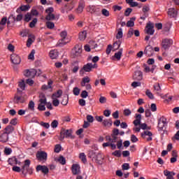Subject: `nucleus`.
<instances>
[{"mask_svg":"<svg viewBox=\"0 0 179 179\" xmlns=\"http://www.w3.org/2000/svg\"><path fill=\"white\" fill-rule=\"evenodd\" d=\"M36 156L38 162H41L42 163L47 162L48 155L45 151H38Z\"/></svg>","mask_w":179,"mask_h":179,"instance_id":"423d86ee","label":"nucleus"},{"mask_svg":"<svg viewBox=\"0 0 179 179\" xmlns=\"http://www.w3.org/2000/svg\"><path fill=\"white\" fill-rule=\"evenodd\" d=\"M28 108L31 111H34V101H29Z\"/></svg>","mask_w":179,"mask_h":179,"instance_id":"8fccbe9b","label":"nucleus"},{"mask_svg":"<svg viewBox=\"0 0 179 179\" xmlns=\"http://www.w3.org/2000/svg\"><path fill=\"white\" fill-rule=\"evenodd\" d=\"M178 11L174 8H169L168 10V15L170 17H177Z\"/></svg>","mask_w":179,"mask_h":179,"instance_id":"a211bd4d","label":"nucleus"},{"mask_svg":"<svg viewBox=\"0 0 179 179\" xmlns=\"http://www.w3.org/2000/svg\"><path fill=\"white\" fill-rule=\"evenodd\" d=\"M52 128H57L58 127V120H53L51 123Z\"/></svg>","mask_w":179,"mask_h":179,"instance_id":"0e129e2a","label":"nucleus"},{"mask_svg":"<svg viewBox=\"0 0 179 179\" xmlns=\"http://www.w3.org/2000/svg\"><path fill=\"white\" fill-rule=\"evenodd\" d=\"M87 11L90 12V13H95L96 12V6H89L87 7Z\"/></svg>","mask_w":179,"mask_h":179,"instance_id":"f704fd0d","label":"nucleus"},{"mask_svg":"<svg viewBox=\"0 0 179 179\" xmlns=\"http://www.w3.org/2000/svg\"><path fill=\"white\" fill-rule=\"evenodd\" d=\"M30 163L31 162L29 159H26L22 169H20V167L19 166H13V171H15L16 173H20V171H22L24 176H27V174L31 175L33 174V169L30 168Z\"/></svg>","mask_w":179,"mask_h":179,"instance_id":"f257e3e1","label":"nucleus"},{"mask_svg":"<svg viewBox=\"0 0 179 179\" xmlns=\"http://www.w3.org/2000/svg\"><path fill=\"white\" fill-rule=\"evenodd\" d=\"M8 162V164H10V166H15V164H20V162H17V158H16V157L9 158Z\"/></svg>","mask_w":179,"mask_h":179,"instance_id":"4be33fe9","label":"nucleus"},{"mask_svg":"<svg viewBox=\"0 0 179 179\" xmlns=\"http://www.w3.org/2000/svg\"><path fill=\"white\" fill-rule=\"evenodd\" d=\"M87 35V33L86 32V31L80 32L79 34V40H80V41H85V40H86Z\"/></svg>","mask_w":179,"mask_h":179,"instance_id":"2f4dec72","label":"nucleus"},{"mask_svg":"<svg viewBox=\"0 0 179 179\" xmlns=\"http://www.w3.org/2000/svg\"><path fill=\"white\" fill-rule=\"evenodd\" d=\"M36 24H37V18H34L33 20L29 23V27L33 29V27H36Z\"/></svg>","mask_w":179,"mask_h":179,"instance_id":"49530a36","label":"nucleus"},{"mask_svg":"<svg viewBox=\"0 0 179 179\" xmlns=\"http://www.w3.org/2000/svg\"><path fill=\"white\" fill-rule=\"evenodd\" d=\"M146 136H153V134H152V131H145L144 132L141 133V137L143 139L146 138Z\"/></svg>","mask_w":179,"mask_h":179,"instance_id":"473e14b6","label":"nucleus"},{"mask_svg":"<svg viewBox=\"0 0 179 179\" xmlns=\"http://www.w3.org/2000/svg\"><path fill=\"white\" fill-rule=\"evenodd\" d=\"M69 100V99L68 98V96H64L61 102L62 106H66L68 104Z\"/></svg>","mask_w":179,"mask_h":179,"instance_id":"864d4df0","label":"nucleus"},{"mask_svg":"<svg viewBox=\"0 0 179 179\" xmlns=\"http://www.w3.org/2000/svg\"><path fill=\"white\" fill-rule=\"evenodd\" d=\"M36 170L37 173H38V171H41V173H43V174L45 176L50 173V169L45 165H38Z\"/></svg>","mask_w":179,"mask_h":179,"instance_id":"9d476101","label":"nucleus"},{"mask_svg":"<svg viewBox=\"0 0 179 179\" xmlns=\"http://www.w3.org/2000/svg\"><path fill=\"white\" fill-rule=\"evenodd\" d=\"M17 92L14 95L13 103L14 104H20L24 103L26 99L23 96V92L20 91L19 89L17 90Z\"/></svg>","mask_w":179,"mask_h":179,"instance_id":"20e7f679","label":"nucleus"},{"mask_svg":"<svg viewBox=\"0 0 179 179\" xmlns=\"http://www.w3.org/2000/svg\"><path fill=\"white\" fill-rule=\"evenodd\" d=\"M87 120L88 122H93V121H94V117H93V116L91 115H87Z\"/></svg>","mask_w":179,"mask_h":179,"instance_id":"774afa93","label":"nucleus"},{"mask_svg":"<svg viewBox=\"0 0 179 179\" xmlns=\"http://www.w3.org/2000/svg\"><path fill=\"white\" fill-rule=\"evenodd\" d=\"M62 96V90H59L57 92L52 94V99H59Z\"/></svg>","mask_w":179,"mask_h":179,"instance_id":"7c9ffc66","label":"nucleus"},{"mask_svg":"<svg viewBox=\"0 0 179 179\" xmlns=\"http://www.w3.org/2000/svg\"><path fill=\"white\" fill-rule=\"evenodd\" d=\"M126 3H128L131 8H135V6H138V2L134 1V0H126Z\"/></svg>","mask_w":179,"mask_h":179,"instance_id":"72a5a7b5","label":"nucleus"},{"mask_svg":"<svg viewBox=\"0 0 179 179\" xmlns=\"http://www.w3.org/2000/svg\"><path fill=\"white\" fill-rule=\"evenodd\" d=\"M6 22H8V18L6 17H3L0 21V24L1 26H5V24H6Z\"/></svg>","mask_w":179,"mask_h":179,"instance_id":"052dcab7","label":"nucleus"},{"mask_svg":"<svg viewBox=\"0 0 179 179\" xmlns=\"http://www.w3.org/2000/svg\"><path fill=\"white\" fill-rule=\"evenodd\" d=\"M82 44H77L72 50L71 57L73 58H78L82 55Z\"/></svg>","mask_w":179,"mask_h":179,"instance_id":"39448f33","label":"nucleus"},{"mask_svg":"<svg viewBox=\"0 0 179 179\" xmlns=\"http://www.w3.org/2000/svg\"><path fill=\"white\" fill-rule=\"evenodd\" d=\"M65 138L75 139V136L72 135V129H65L64 128H62L59 139V141H64Z\"/></svg>","mask_w":179,"mask_h":179,"instance_id":"f03ea898","label":"nucleus"},{"mask_svg":"<svg viewBox=\"0 0 179 179\" xmlns=\"http://www.w3.org/2000/svg\"><path fill=\"white\" fill-rule=\"evenodd\" d=\"M55 15H54L53 13L52 14H48V15L45 17V20H55Z\"/></svg>","mask_w":179,"mask_h":179,"instance_id":"37998d69","label":"nucleus"},{"mask_svg":"<svg viewBox=\"0 0 179 179\" xmlns=\"http://www.w3.org/2000/svg\"><path fill=\"white\" fill-rule=\"evenodd\" d=\"M9 141V136L6 133H3L0 135V142L1 143H6Z\"/></svg>","mask_w":179,"mask_h":179,"instance_id":"6ab92c4d","label":"nucleus"},{"mask_svg":"<svg viewBox=\"0 0 179 179\" xmlns=\"http://www.w3.org/2000/svg\"><path fill=\"white\" fill-rule=\"evenodd\" d=\"M85 0H80L78 3V7L77 8L76 11L78 13H82V12H83V10L85 9Z\"/></svg>","mask_w":179,"mask_h":179,"instance_id":"dca6fc26","label":"nucleus"},{"mask_svg":"<svg viewBox=\"0 0 179 179\" xmlns=\"http://www.w3.org/2000/svg\"><path fill=\"white\" fill-rule=\"evenodd\" d=\"M30 20H31V14L28 13L24 15V21L30 22Z\"/></svg>","mask_w":179,"mask_h":179,"instance_id":"603ef678","label":"nucleus"},{"mask_svg":"<svg viewBox=\"0 0 179 179\" xmlns=\"http://www.w3.org/2000/svg\"><path fill=\"white\" fill-rule=\"evenodd\" d=\"M88 96H89V93L87 92V91L86 90L82 91L80 94V97H82V99H86V97H88Z\"/></svg>","mask_w":179,"mask_h":179,"instance_id":"09e8293b","label":"nucleus"},{"mask_svg":"<svg viewBox=\"0 0 179 179\" xmlns=\"http://www.w3.org/2000/svg\"><path fill=\"white\" fill-rule=\"evenodd\" d=\"M4 133L9 136V134H12L15 131V127H13L12 125H8L4 129Z\"/></svg>","mask_w":179,"mask_h":179,"instance_id":"b1692460","label":"nucleus"},{"mask_svg":"<svg viewBox=\"0 0 179 179\" xmlns=\"http://www.w3.org/2000/svg\"><path fill=\"white\" fill-rule=\"evenodd\" d=\"M79 157L82 160L83 163H87V159H86V155H85V152L80 153Z\"/></svg>","mask_w":179,"mask_h":179,"instance_id":"58836bf2","label":"nucleus"},{"mask_svg":"<svg viewBox=\"0 0 179 179\" xmlns=\"http://www.w3.org/2000/svg\"><path fill=\"white\" fill-rule=\"evenodd\" d=\"M122 170H129V164L124 163L122 165Z\"/></svg>","mask_w":179,"mask_h":179,"instance_id":"69168bd1","label":"nucleus"},{"mask_svg":"<svg viewBox=\"0 0 179 179\" xmlns=\"http://www.w3.org/2000/svg\"><path fill=\"white\" fill-rule=\"evenodd\" d=\"M71 173L73 176L80 174V166L78 164H73L71 166Z\"/></svg>","mask_w":179,"mask_h":179,"instance_id":"9b49d317","label":"nucleus"},{"mask_svg":"<svg viewBox=\"0 0 179 179\" xmlns=\"http://www.w3.org/2000/svg\"><path fill=\"white\" fill-rule=\"evenodd\" d=\"M123 114L124 115H125V117H129V115H131V114H132V112L131 111V110L127 108L124 110Z\"/></svg>","mask_w":179,"mask_h":179,"instance_id":"3c124183","label":"nucleus"},{"mask_svg":"<svg viewBox=\"0 0 179 179\" xmlns=\"http://www.w3.org/2000/svg\"><path fill=\"white\" fill-rule=\"evenodd\" d=\"M136 20V17H133L129 20L127 23V27H134L135 26V20Z\"/></svg>","mask_w":179,"mask_h":179,"instance_id":"c85d7f7f","label":"nucleus"},{"mask_svg":"<svg viewBox=\"0 0 179 179\" xmlns=\"http://www.w3.org/2000/svg\"><path fill=\"white\" fill-rule=\"evenodd\" d=\"M144 72H146L147 73L149 72H151L153 73L155 72V70L156 69V66L153 65L152 66V68L149 67L147 64H144Z\"/></svg>","mask_w":179,"mask_h":179,"instance_id":"aec40b11","label":"nucleus"},{"mask_svg":"<svg viewBox=\"0 0 179 179\" xmlns=\"http://www.w3.org/2000/svg\"><path fill=\"white\" fill-rule=\"evenodd\" d=\"M145 94L146 96H148V98L150 99V100H153V99H155V96H153V94L149 90H146Z\"/></svg>","mask_w":179,"mask_h":179,"instance_id":"a19ab883","label":"nucleus"},{"mask_svg":"<svg viewBox=\"0 0 179 179\" xmlns=\"http://www.w3.org/2000/svg\"><path fill=\"white\" fill-rule=\"evenodd\" d=\"M153 87H154V90H155L157 93L159 94L160 93V92H162V87H160L159 83H156L155 85H154Z\"/></svg>","mask_w":179,"mask_h":179,"instance_id":"e433bc0d","label":"nucleus"},{"mask_svg":"<svg viewBox=\"0 0 179 179\" xmlns=\"http://www.w3.org/2000/svg\"><path fill=\"white\" fill-rule=\"evenodd\" d=\"M145 33L150 34V36H153L155 34V24L149 22L145 27Z\"/></svg>","mask_w":179,"mask_h":179,"instance_id":"1a4fd4ad","label":"nucleus"},{"mask_svg":"<svg viewBox=\"0 0 179 179\" xmlns=\"http://www.w3.org/2000/svg\"><path fill=\"white\" fill-rule=\"evenodd\" d=\"M102 124L104 127H108V128H110V127L113 125V121L111 120V119H105L103 120Z\"/></svg>","mask_w":179,"mask_h":179,"instance_id":"cd10ccee","label":"nucleus"},{"mask_svg":"<svg viewBox=\"0 0 179 179\" xmlns=\"http://www.w3.org/2000/svg\"><path fill=\"white\" fill-rule=\"evenodd\" d=\"M101 14L103 16H106V17H108L110 16V11L108 10L107 9L103 8L101 10Z\"/></svg>","mask_w":179,"mask_h":179,"instance_id":"a18cd8bd","label":"nucleus"},{"mask_svg":"<svg viewBox=\"0 0 179 179\" xmlns=\"http://www.w3.org/2000/svg\"><path fill=\"white\" fill-rule=\"evenodd\" d=\"M134 29L131 28L129 31H128V34H127V37L129 38H131V37H132V36H134Z\"/></svg>","mask_w":179,"mask_h":179,"instance_id":"4d7b16f0","label":"nucleus"},{"mask_svg":"<svg viewBox=\"0 0 179 179\" xmlns=\"http://www.w3.org/2000/svg\"><path fill=\"white\" fill-rule=\"evenodd\" d=\"M153 52H155V50H153V47L150 45H148L144 50V54L147 55V57H152Z\"/></svg>","mask_w":179,"mask_h":179,"instance_id":"4468645a","label":"nucleus"},{"mask_svg":"<svg viewBox=\"0 0 179 179\" xmlns=\"http://www.w3.org/2000/svg\"><path fill=\"white\" fill-rule=\"evenodd\" d=\"M34 54H36V50H32L28 56V59H31L32 61H34Z\"/></svg>","mask_w":179,"mask_h":179,"instance_id":"de8ad7c7","label":"nucleus"},{"mask_svg":"<svg viewBox=\"0 0 179 179\" xmlns=\"http://www.w3.org/2000/svg\"><path fill=\"white\" fill-rule=\"evenodd\" d=\"M57 162H59V163H60V164H62L63 166L66 164V160L65 159V157H64V156H60L58 158Z\"/></svg>","mask_w":179,"mask_h":179,"instance_id":"4c0bfd02","label":"nucleus"},{"mask_svg":"<svg viewBox=\"0 0 179 179\" xmlns=\"http://www.w3.org/2000/svg\"><path fill=\"white\" fill-rule=\"evenodd\" d=\"M31 78H34L37 75V70L32 69L30 70Z\"/></svg>","mask_w":179,"mask_h":179,"instance_id":"680f3d73","label":"nucleus"},{"mask_svg":"<svg viewBox=\"0 0 179 179\" xmlns=\"http://www.w3.org/2000/svg\"><path fill=\"white\" fill-rule=\"evenodd\" d=\"M122 36H123L122 29L120 28L118 29L117 34L116 35V38L117 40H120V38H122Z\"/></svg>","mask_w":179,"mask_h":179,"instance_id":"c03bdc74","label":"nucleus"},{"mask_svg":"<svg viewBox=\"0 0 179 179\" xmlns=\"http://www.w3.org/2000/svg\"><path fill=\"white\" fill-rule=\"evenodd\" d=\"M30 9V6L26 5V6H21L19 8L16 10L17 13H20V10L22 12H26Z\"/></svg>","mask_w":179,"mask_h":179,"instance_id":"393cba45","label":"nucleus"},{"mask_svg":"<svg viewBox=\"0 0 179 179\" xmlns=\"http://www.w3.org/2000/svg\"><path fill=\"white\" fill-rule=\"evenodd\" d=\"M122 51L123 49L120 48V50L117 52H115L114 56L112 57V59H117V61H120L121 59V57H122Z\"/></svg>","mask_w":179,"mask_h":179,"instance_id":"412c9836","label":"nucleus"},{"mask_svg":"<svg viewBox=\"0 0 179 179\" xmlns=\"http://www.w3.org/2000/svg\"><path fill=\"white\" fill-rule=\"evenodd\" d=\"M89 83H90V78H89V76H86L82 79L80 85H81L82 87H85V86H86V85H87Z\"/></svg>","mask_w":179,"mask_h":179,"instance_id":"bb28decb","label":"nucleus"},{"mask_svg":"<svg viewBox=\"0 0 179 179\" xmlns=\"http://www.w3.org/2000/svg\"><path fill=\"white\" fill-rule=\"evenodd\" d=\"M134 80H142L143 79V73L141 71H137L134 73L133 76Z\"/></svg>","mask_w":179,"mask_h":179,"instance_id":"2eb2a0df","label":"nucleus"},{"mask_svg":"<svg viewBox=\"0 0 179 179\" xmlns=\"http://www.w3.org/2000/svg\"><path fill=\"white\" fill-rule=\"evenodd\" d=\"M96 163H98V164H101V162H103V160H104V155L99 153L95 159Z\"/></svg>","mask_w":179,"mask_h":179,"instance_id":"c756f323","label":"nucleus"},{"mask_svg":"<svg viewBox=\"0 0 179 179\" xmlns=\"http://www.w3.org/2000/svg\"><path fill=\"white\" fill-rule=\"evenodd\" d=\"M52 104L55 107H58L59 106V100L57 99H52Z\"/></svg>","mask_w":179,"mask_h":179,"instance_id":"e2e57ef3","label":"nucleus"},{"mask_svg":"<svg viewBox=\"0 0 179 179\" xmlns=\"http://www.w3.org/2000/svg\"><path fill=\"white\" fill-rule=\"evenodd\" d=\"M60 36L62 37V39H60L59 41V44L60 45H65L66 44V41H65V39L66 38V36H68V32H66V31H62L61 33H60Z\"/></svg>","mask_w":179,"mask_h":179,"instance_id":"f8f14e48","label":"nucleus"},{"mask_svg":"<svg viewBox=\"0 0 179 179\" xmlns=\"http://www.w3.org/2000/svg\"><path fill=\"white\" fill-rule=\"evenodd\" d=\"M113 156H115V157H120L121 156V150H115L112 152Z\"/></svg>","mask_w":179,"mask_h":179,"instance_id":"6e6d98bb","label":"nucleus"},{"mask_svg":"<svg viewBox=\"0 0 179 179\" xmlns=\"http://www.w3.org/2000/svg\"><path fill=\"white\" fill-rule=\"evenodd\" d=\"M40 125H41V127H43V128H45V129H48V128H50V123L41 122Z\"/></svg>","mask_w":179,"mask_h":179,"instance_id":"5fc2aeb1","label":"nucleus"},{"mask_svg":"<svg viewBox=\"0 0 179 179\" xmlns=\"http://www.w3.org/2000/svg\"><path fill=\"white\" fill-rule=\"evenodd\" d=\"M4 153L5 155H9L10 153H12V148H6L4 149Z\"/></svg>","mask_w":179,"mask_h":179,"instance_id":"338daca9","label":"nucleus"},{"mask_svg":"<svg viewBox=\"0 0 179 179\" xmlns=\"http://www.w3.org/2000/svg\"><path fill=\"white\" fill-rule=\"evenodd\" d=\"M11 62L14 64V65H19L21 62L20 57L16 54H13L10 56Z\"/></svg>","mask_w":179,"mask_h":179,"instance_id":"ddd939ff","label":"nucleus"},{"mask_svg":"<svg viewBox=\"0 0 179 179\" xmlns=\"http://www.w3.org/2000/svg\"><path fill=\"white\" fill-rule=\"evenodd\" d=\"M97 64L87 63L80 70V75H84L85 72H92V69H97Z\"/></svg>","mask_w":179,"mask_h":179,"instance_id":"7ed1b4c3","label":"nucleus"},{"mask_svg":"<svg viewBox=\"0 0 179 179\" xmlns=\"http://www.w3.org/2000/svg\"><path fill=\"white\" fill-rule=\"evenodd\" d=\"M136 120L133 122L135 127H138V125H141V120H142V115L138 114L136 115Z\"/></svg>","mask_w":179,"mask_h":179,"instance_id":"a878e982","label":"nucleus"},{"mask_svg":"<svg viewBox=\"0 0 179 179\" xmlns=\"http://www.w3.org/2000/svg\"><path fill=\"white\" fill-rule=\"evenodd\" d=\"M49 55L52 59H57L59 55L58 50H50Z\"/></svg>","mask_w":179,"mask_h":179,"instance_id":"5701e85b","label":"nucleus"},{"mask_svg":"<svg viewBox=\"0 0 179 179\" xmlns=\"http://www.w3.org/2000/svg\"><path fill=\"white\" fill-rule=\"evenodd\" d=\"M164 174L166 177V179H174V176H176V173L169 170H164Z\"/></svg>","mask_w":179,"mask_h":179,"instance_id":"f3484780","label":"nucleus"},{"mask_svg":"<svg viewBox=\"0 0 179 179\" xmlns=\"http://www.w3.org/2000/svg\"><path fill=\"white\" fill-rule=\"evenodd\" d=\"M171 45H173V41L170 38H165L164 40H162V48L164 50H169V48H170V47H171Z\"/></svg>","mask_w":179,"mask_h":179,"instance_id":"6e6552de","label":"nucleus"},{"mask_svg":"<svg viewBox=\"0 0 179 179\" xmlns=\"http://www.w3.org/2000/svg\"><path fill=\"white\" fill-rule=\"evenodd\" d=\"M131 13H132V8H128L124 11V16H129V15H131Z\"/></svg>","mask_w":179,"mask_h":179,"instance_id":"13d9d810","label":"nucleus"},{"mask_svg":"<svg viewBox=\"0 0 179 179\" xmlns=\"http://www.w3.org/2000/svg\"><path fill=\"white\" fill-rule=\"evenodd\" d=\"M166 125H167V119L162 116L158 120V131H163Z\"/></svg>","mask_w":179,"mask_h":179,"instance_id":"0eeeda50","label":"nucleus"},{"mask_svg":"<svg viewBox=\"0 0 179 179\" xmlns=\"http://www.w3.org/2000/svg\"><path fill=\"white\" fill-rule=\"evenodd\" d=\"M46 27L48 29H50V30H52V29H54V27H55V24H54V22H50V21H48L46 22Z\"/></svg>","mask_w":179,"mask_h":179,"instance_id":"c9c22d12","label":"nucleus"},{"mask_svg":"<svg viewBox=\"0 0 179 179\" xmlns=\"http://www.w3.org/2000/svg\"><path fill=\"white\" fill-rule=\"evenodd\" d=\"M18 86L22 90H24V89H26V84L24 83V80H22L19 83Z\"/></svg>","mask_w":179,"mask_h":179,"instance_id":"79ce46f5","label":"nucleus"},{"mask_svg":"<svg viewBox=\"0 0 179 179\" xmlns=\"http://www.w3.org/2000/svg\"><path fill=\"white\" fill-rule=\"evenodd\" d=\"M73 94L74 96H79V94H80V89H79L78 87H75L73 89Z\"/></svg>","mask_w":179,"mask_h":179,"instance_id":"ea45409f","label":"nucleus"},{"mask_svg":"<svg viewBox=\"0 0 179 179\" xmlns=\"http://www.w3.org/2000/svg\"><path fill=\"white\" fill-rule=\"evenodd\" d=\"M61 145L57 144L55 147V152L59 153V152H61Z\"/></svg>","mask_w":179,"mask_h":179,"instance_id":"bf43d9fd","label":"nucleus"}]
</instances>
